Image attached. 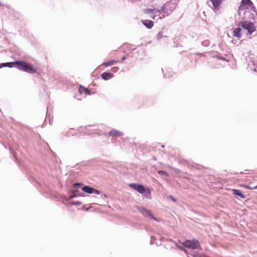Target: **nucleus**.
<instances>
[{"label": "nucleus", "instance_id": "412c9836", "mask_svg": "<svg viewBox=\"0 0 257 257\" xmlns=\"http://www.w3.org/2000/svg\"><path fill=\"white\" fill-rule=\"evenodd\" d=\"M119 68L118 67H113L111 68V70L113 72H116L118 71Z\"/></svg>", "mask_w": 257, "mask_h": 257}, {"label": "nucleus", "instance_id": "7ed1b4c3", "mask_svg": "<svg viewBox=\"0 0 257 257\" xmlns=\"http://www.w3.org/2000/svg\"><path fill=\"white\" fill-rule=\"evenodd\" d=\"M238 26L247 31L248 34L250 35L255 31L256 28L254 24L248 21H242L239 23Z\"/></svg>", "mask_w": 257, "mask_h": 257}, {"label": "nucleus", "instance_id": "dca6fc26", "mask_svg": "<svg viewBox=\"0 0 257 257\" xmlns=\"http://www.w3.org/2000/svg\"><path fill=\"white\" fill-rule=\"evenodd\" d=\"M144 12L146 14H157L160 13L161 14V11L160 10H159L158 9H147L144 10Z\"/></svg>", "mask_w": 257, "mask_h": 257}, {"label": "nucleus", "instance_id": "2eb2a0df", "mask_svg": "<svg viewBox=\"0 0 257 257\" xmlns=\"http://www.w3.org/2000/svg\"><path fill=\"white\" fill-rule=\"evenodd\" d=\"M109 136L112 137H120L122 136V133L116 130H112L109 132Z\"/></svg>", "mask_w": 257, "mask_h": 257}, {"label": "nucleus", "instance_id": "ddd939ff", "mask_svg": "<svg viewBox=\"0 0 257 257\" xmlns=\"http://www.w3.org/2000/svg\"><path fill=\"white\" fill-rule=\"evenodd\" d=\"M142 23L149 29H151L154 26V23L153 21L149 20H142Z\"/></svg>", "mask_w": 257, "mask_h": 257}, {"label": "nucleus", "instance_id": "423d86ee", "mask_svg": "<svg viewBox=\"0 0 257 257\" xmlns=\"http://www.w3.org/2000/svg\"><path fill=\"white\" fill-rule=\"evenodd\" d=\"M253 7V3L250 0H242L241 4L238 8V12L245 11Z\"/></svg>", "mask_w": 257, "mask_h": 257}, {"label": "nucleus", "instance_id": "f03ea898", "mask_svg": "<svg viewBox=\"0 0 257 257\" xmlns=\"http://www.w3.org/2000/svg\"><path fill=\"white\" fill-rule=\"evenodd\" d=\"M176 7V0H170V2L166 3L160 10L161 14H162L163 17H165L174 11Z\"/></svg>", "mask_w": 257, "mask_h": 257}, {"label": "nucleus", "instance_id": "a211bd4d", "mask_svg": "<svg viewBox=\"0 0 257 257\" xmlns=\"http://www.w3.org/2000/svg\"><path fill=\"white\" fill-rule=\"evenodd\" d=\"M233 194L235 196H239L241 198H244L245 196L242 194L239 190L237 189H232V190Z\"/></svg>", "mask_w": 257, "mask_h": 257}, {"label": "nucleus", "instance_id": "6e6552de", "mask_svg": "<svg viewBox=\"0 0 257 257\" xmlns=\"http://www.w3.org/2000/svg\"><path fill=\"white\" fill-rule=\"evenodd\" d=\"M140 211L143 214L144 216L147 217H150L157 221H158V220L153 215L150 211L144 208H142L140 209Z\"/></svg>", "mask_w": 257, "mask_h": 257}, {"label": "nucleus", "instance_id": "f3484780", "mask_svg": "<svg viewBox=\"0 0 257 257\" xmlns=\"http://www.w3.org/2000/svg\"><path fill=\"white\" fill-rule=\"evenodd\" d=\"M15 63V62L1 63L0 64V68H2L3 67H12L14 66H16V64Z\"/></svg>", "mask_w": 257, "mask_h": 257}, {"label": "nucleus", "instance_id": "39448f33", "mask_svg": "<svg viewBox=\"0 0 257 257\" xmlns=\"http://www.w3.org/2000/svg\"><path fill=\"white\" fill-rule=\"evenodd\" d=\"M182 244L185 247L193 249H196L200 246L199 242L196 239L186 240Z\"/></svg>", "mask_w": 257, "mask_h": 257}, {"label": "nucleus", "instance_id": "4be33fe9", "mask_svg": "<svg viewBox=\"0 0 257 257\" xmlns=\"http://www.w3.org/2000/svg\"><path fill=\"white\" fill-rule=\"evenodd\" d=\"M170 199H171L172 201H173L174 202H176V199H175V198L173 197V196H170Z\"/></svg>", "mask_w": 257, "mask_h": 257}, {"label": "nucleus", "instance_id": "9d476101", "mask_svg": "<svg viewBox=\"0 0 257 257\" xmlns=\"http://www.w3.org/2000/svg\"><path fill=\"white\" fill-rule=\"evenodd\" d=\"M100 76L103 79L107 80L112 78L113 77V74L108 72H104Z\"/></svg>", "mask_w": 257, "mask_h": 257}, {"label": "nucleus", "instance_id": "0eeeda50", "mask_svg": "<svg viewBox=\"0 0 257 257\" xmlns=\"http://www.w3.org/2000/svg\"><path fill=\"white\" fill-rule=\"evenodd\" d=\"M82 190L84 192H85L86 193H89V194H92V193H94V194H100V192L98 190L94 189L93 188L90 187H89L88 186H84L82 188Z\"/></svg>", "mask_w": 257, "mask_h": 257}, {"label": "nucleus", "instance_id": "5701e85b", "mask_svg": "<svg viewBox=\"0 0 257 257\" xmlns=\"http://www.w3.org/2000/svg\"><path fill=\"white\" fill-rule=\"evenodd\" d=\"M158 173L159 174H162V173H164V172H163V171H159L158 172Z\"/></svg>", "mask_w": 257, "mask_h": 257}, {"label": "nucleus", "instance_id": "1a4fd4ad", "mask_svg": "<svg viewBox=\"0 0 257 257\" xmlns=\"http://www.w3.org/2000/svg\"><path fill=\"white\" fill-rule=\"evenodd\" d=\"M213 7V10L218 11L219 10V7L222 3V0H211Z\"/></svg>", "mask_w": 257, "mask_h": 257}, {"label": "nucleus", "instance_id": "4468645a", "mask_svg": "<svg viewBox=\"0 0 257 257\" xmlns=\"http://www.w3.org/2000/svg\"><path fill=\"white\" fill-rule=\"evenodd\" d=\"M241 29L240 28H235L233 30V35L234 37L240 38L241 37Z\"/></svg>", "mask_w": 257, "mask_h": 257}, {"label": "nucleus", "instance_id": "9b49d317", "mask_svg": "<svg viewBox=\"0 0 257 257\" xmlns=\"http://www.w3.org/2000/svg\"><path fill=\"white\" fill-rule=\"evenodd\" d=\"M78 91H79V92L81 94H84L85 95H90L91 94L90 90H89L88 88H87L84 86H79Z\"/></svg>", "mask_w": 257, "mask_h": 257}, {"label": "nucleus", "instance_id": "393cba45", "mask_svg": "<svg viewBox=\"0 0 257 257\" xmlns=\"http://www.w3.org/2000/svg\"><path fill=\"white\" fill-rule=\"evenodd\" d=\"M75 185H80V184H79V183H76Z\"/></svg>", "mask_w": 257, "mask_h": 257}, {"label": "nucleus", "instance_id": "b1692460", "mask_svg": "<svg viewBox=\"0 0 257 257\" xmlns=\"http://www.w3.org/2000/svg\"><path fill=\"white\" fill-rule=\"evenodd\" d=\"M125 59V57H123L122 58V61H124Z\"/></svg>", "mask_w": 257, "mask_h": 257}, {"label": "nucleus", "instance_id": "20e7f679", "mask_svg": "<svg viewBox=\"0 0 257 257\" xmlns=\"http://www.w3.org/2000/svg\"><path fill=\"white\" fill-rule=\"evenodd\" d=\"M130 186L141 194H143L146 191V196L149 198H151V190L150 189H146L143 185L135 183L130 184Z\"/></svg>", "mask_w": 257, "mask_h": 257}, {"label": "nucleus", "instance_id": "f8f14e48", "mask_svg": "<svg viewBox=\"0 0 257 257\" xmlns=\"http://www.w3.org/2000/svg\"><path fill=\"white\" fill-rule=\"evenodd\" d=\"M117 62L118 61H115V60H110L108 62L103 63L102 64H101L99 66V68H101V67L104 68V67H108L109 66H111V65H113L116 64V63H117Z\"/></svg>", "mask_w": 257, "mask_h": 257}, {"label": "nucleus", "instance_id": "f257e3e1", "mask_svg": "<svg viewBox=\"0 0 257 257\" xmlns=\"http://www.w3.org/2000/svg\"><path fill=\"white\" fill-rule=\"evenodd\" d=\"M17 68L22 71H24L30 73H34L37 72L36 69L33 66L26 62L23 61H16L15 63Z\"/></svg>", "mask_w": 257, "mask_h": 257}, {"label": "nucleus", "instance_id": "6ab92c4d", "mask_svg": "<svg viewBox=\"0 0 257 257\" xmlns=\"http://www.w3.org/2000/svg\"><path fill=\"white\" fill-rule=\"evenodd\" d=\"M240 186L243 187L248 189H257V185L254 187H251L249 186H246L245 185H240Z\"/></svg>", "mask_w": 257, "mask_h": 257}, {"label": "nucleus", "instance_id": "aec40b11", "mask_svg": "<svg viewBox=\"0 0 257 257\" xmlns=\"http://www.w3.org/2000/svg\"><path fill=\"white\" fill-rule=\"evenodd\" d=\"M163 33H162V32H160L158 34V35H157V37H156V39H157V40H161V39L163 38Z\"/></svg>", "mask_w": 257, "mask_h": 257}]
</instances>
